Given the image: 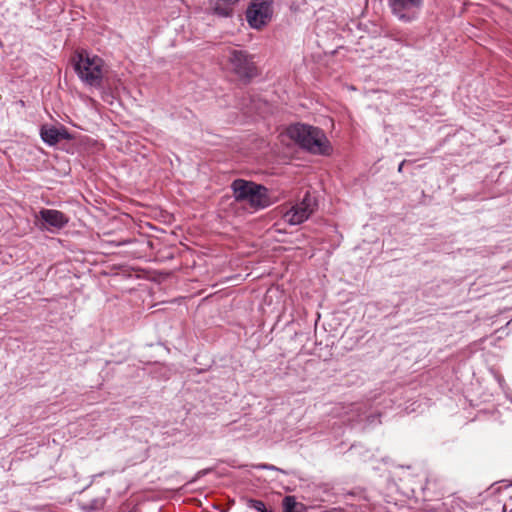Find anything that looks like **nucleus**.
I'll list each match as a JSON object with an SVG mask.
<instances>
[{
	"mask_svg": "<svg viewBox=\"0 0 512 512\" xmlns=\"http://www.w3.org/2000/svg\"><path fill=\"white\" fill-rule=\"evenodd\" d=\"M316 206V199L306 192L303 199L284 214V220L290 225H299L311 216Z\"/></svg>",
	"mask_w": 512,
	"mask_h": 512,
	"instance_id": "obj_7",
	"label": "nucleus"
},
{
	"mask_svg": "<svg viewBox=\"0 0 512 512\" xmlns=\"http://www.w3.org/2000/svg\"><path fill=\"white\" fill-rule=\"evenodd\" d=\"M405 162H406V161H405V160H403V161L399 164V166H398V172H399V173H401V172L403 171V166H404Z\"/></svg>",
	"mask_w": 512,
	"mask_h": 512,
	"instance_id": "obj_14",
	"label": "nucleus"
},
{
	"mask_svg": "<svg viewBox=\"0 0 512 512\" xmlns=\"http://www.w3.org/2000/svg\"><path fill=\"white\" fill-rule=\"evenodd\" d=\"M39 216L46 224L57 229H62L69 222L63 212L55 209H41Z\"/></svg>",
	"mask_w": 512,
	"mask_h": 512,
	"instance_id": "obj_9",
	"label": "nucleus"
},
{
	"mask_svg": "<svg viewBox=\"0 0 512 512\" xmlns=\"http://www.w3.org/2000/svg\"><path fill=\"white\" fill-rule=\"evenodd\" d=\"M391 14L402 23L416 21L424 6V0H387Z\"/></svg>",
	"mask_w": 512,
	"mask_h": 512,
	"instance_id": "obj_5",
	"label": "nucleus"
},
{
	"mask_svg": "<svg viewBox=\"0 0 512 512\" xmlns=\"http://www.w3.org/2000/svg\"><path fill=\"white\" fill-rule=\"evenodd\" d=\"M40 136L44 143L49 146L56 145L60 140H71L72 135L65 127L57 128L55 126H42Z\"/></svg>",
	"mask_w": 512,
	"mask_h": 512,
	"instance_id": "obj_8",
	"label": "nucleus"
},
{
	"mask_svg": "<svg viewBox=\"0 0 512 512\" xmlns=\"http://www.w3.org/2000/svg\"><path fill=\"white\" fill-rule=\"evenodd\" d=\"M228 64L231 71L244 82H250L259 75L255 55L246 50L231 49Z\"/></svg>",
	"mask_w": 512,
	"mask_h": 512,
	"instance_id": "obj_4",
	"label": "nucleus"
},
{
	"mask_svg": "<svg viewBox=\"0 0 512 512\" xmlns=\"http://www.w3.org/2000/svg\"><path fill=\"white\" fill-rule=\"evenodd\" d=\"M273 0H252L246 10V19L251 28L260 30L272 19Z\"/></svg>",
	"mask_w": 512,
	"mask_h": 512,
	"instance_id": "obj_6",
	"label": "nucleus"
},
{
	"mask_svg": "<svg viewBox=\"0 0 512 512\" xmlns=\"http://www.w3.org/2000/svg\"><path fill=\"white\" fill-rule=\"evenodd\" d=\"M236 201H246L254 209H263L271 205L268 189L251 181L234 180L231 184Z\"/></svg>",
	"mask_w": 512,
	"mask_h": 512,
	"instance_id": "obj_3",
	"label": "nucleus"
},
{
	"mask_svg": "<svg viewBox=\"0 0 512 512\" xmlns=\"http://www.w3.org/2000/svg\"><path fill=\"white\" fill-rule=\"evenodd\" d=\"M246 503L249 508L255 509L258 512H263V511L268 510V508H266L264 502L261 500L250 498V499H247Z\"/></svg>",
	"mask_w": 512,
	"mask_h": 512,
	"instance_id": "obj_12",
	"label": "nucleus"
},
{
	"mask_svg": "<svg viewBox=\"0 0 512 512\" xmlns=\"http://www.w3.org/2000/svg\"><path fill=\"white\" fill-rule=\"evenodd\" d=\"M127 243H129V241H124V242L118 243V246L124 245V244H127Z\"/></svg>",
	"mask_w": 512,
	"mask_h": 512,
	"instance_id": "obj_15",
	"label": "nucleus"
},
{
	"mask_svg": "<svg viewBox=\"0 0 512 512\" xmlns=\"http://www.w3.org/2000/svg\"><path fill=\"white\" fill-rule=\"evenodd\" d=\"M263 512H274L272 509H268L267 511H263Z\"/></svg>",
	"mask_w": 512,
	"mask_h": 512,
	"instance_id": "obj_16",
	"label": "nucleus"
},
{
	"mask_svg": "<svg viewBox=\"0 0 512 512\" xmlns=\"http://www.w3.org/2000/svg\"><path fill=\"white\" fill-rule=\"evenodd\" d=\"M74 70L86 85L99 88L103 79V60L83 50L74 57Z\"/></svg>",
	"mask_w": 512,
	"mask_h": 512,
	"instance_id": "obj_2",
	"label": "nucleus"
},
{
	"mask_svg": "<svg viewBox=\"0 0 512 512\" xmlns=\"http://www.w3.org/2000/svg\"><path fill=\"white\" fill-rule=\"evenodd\" d=\"M258 468L265 469V470H275V469H277L275 466L269 465V464H261V465L258 466Z\"/></svg>",
	"mask_w": 512,
	"mask_h": 512,
	"instance_id": "obj_13",
	"label": "nucleus"
},
{
	"mask_svg": "<svg viewBox=\"0 0 512 512\" xmlns=\"http://www.w3.org/2000/svg\"><path fill=\"white\" fill-rule=\"evenodd\" d=\"M240 0H209L213 13L220 17H230L233 14V6Z\"/></svg>",
	"mask_w": 512,
	"mask_h": 512,
	"instance_id": "obj_10",
	"label": "nucleus"
},
{
	"mask_svg": "<svg viewBox=\"0 0 512 512\" xmlns=\"http://www.w3.org/2000/svg\"><path fill=\"white\" fill-rule=\"evenodd\" d=\"M283 512H302L303 505L294 496H286L282 501Z\"/></svg>",
	"mask_w": 512,
	"mask_h": 512,
	"instance_id": "obj_11",
	"label": "nucleus"
},
{
	"mask_svg": "<svg viewBox=\"0 0 512 512\" xmlns=\"http://www.w3.org/2000/svg\"><path fill=\"white\" fill-rule=\"evenodd\" d=\"M288 134L300 147L313 154L329 155L331 152L329 140L320 128L295 124L289 127Z\"/></svg>",
	"mask_w": 512,
	"mask_h": 512,
	"instance_id": "obj_1",
	"label": "nucleus"
}]
</instances>
